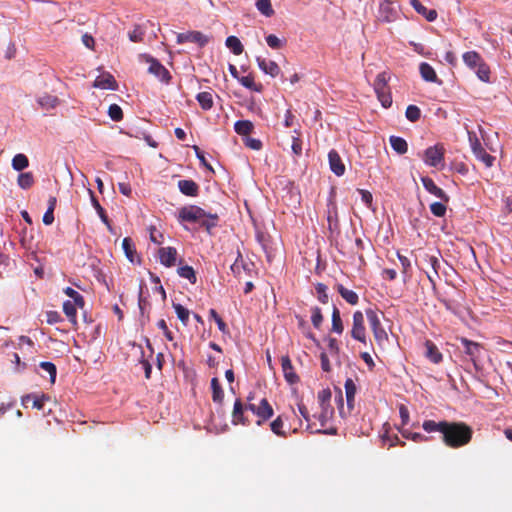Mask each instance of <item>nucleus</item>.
I'll use <instances>...</instances> for the list:
<instances>
[{"mask_svg": "<svg viewBox=\"0 0 512 512\" xmlns=\"http://www.w3.org/2000/svg\"><path fill=\"white\" fill-rule=\"evenodd\" d=\"M150 240L155 244H161L163 235L155 228L150 227Z\"/></svg>", "mask_w": 512, "mask_h": 512, "instance_id": "nucleus-59", "label": "nucleus"}, {"mask_svg": "<svg viewBox=\"0 0 512 512\" xmlns=\"http://www.w3.org/2000/svg\"><path fill=\"white\" fill-rule=\"evenodd\" d=\"M463 61L465 64L473 69L478 67L482 63L480 55L474 51L466 52L463 55Z\"/></svg>", "mask_w": 512, "mask_h": 512, "instance_id": "nucleus-33", "label": "nucleus"}, {"mask_svg": "<svg viewBox=\"0 0 512 512\" xmlns=\"http://www.w3.org/2000/svg\"><path fill=\"white\" fill-rule=\"evenodd\" d=\"M122 248L125 252L126 257L131 261L134 262V255H135V247L131 240V238L126 237L122 241Z\"/></svg>", "mask_w": 512, "mask_h": 512, "instance_id": "nucleus-42", "label": "nucleus"}, {"mask_svg": "<svg viewBox=\"0 0 512 512\" xmlns=\"http://www.w3.org/2000/svg\"><path fill=\"white\" fill-rule=\"evenodd\" d=\"M324 317L319 307L315 306L311 309V322L316 329H320L323 323Z\"/></svg>", "mask_w": 512, "mask_h": 512, "instance_id": "nucleus-43", "label": "nucleus"}, {"mask_svg": "<svg viewBox=\"0 0 512 512\" xmlns=\"http://www.w3.org/2000/svg\"><path fill=\"white\" fill-rule=\"evenodd\" d=\"M422 183H423L424 188L428 192H442L441 189H437V187L435 186L434 182L430 178L423 177L422 178Z\"/></svg>", "mask_w": 512, "mask_h": 512, "instance_id": "nucleus-58", "label": "nucleus"}, {"mask_svg": "<svg viewBox=\"0 0 512 512\" xmlns=\"http://www.w3.org/2000/svg\"><path fill=\"white\" fill-rule=\"evenodd\" d=\"M360 200L368 208L372 209L373 211L376 210V208L373 206V194H361Z\"/></svg>", "mask_w": 512, "mask_h": 512, "instance_id": "nucleus-62", "label": "nucleus"}, {"mask_svg": "<svg viewBox=\"0 0 512 512\" xmlns=\"http://www.w3.org/2000/svg\"><path fill=\"white\" fill-rule=\"evenodd\" d=\"M77 308H79L77 304L70 300H67L63 303V311L69 321L73 324L77 323Z\"/></svg>", "mask_w": 512, "mask_h": 512, "instance_id": "nucleus-28", "label": "nucleus"}, {"mask_svg": "<svg viewBox=\"0 0 512 512\" xmlns=\"http://www.w3.org/2000/svg\"><path fill=\"white\" fill-rule=\"evenodd\" d=\"M425 356L433 363L438 364L442 361V353L438 347L431 341L426 340L425 342Z\"/></svg>", "mask_w": 512, "mask_h": 512, "instance_id": "nucleus-20", "label": "nucleus"}, {"mask_svg": "<svg viewBox=\"0 0 512 512\" xmlns=\"http://www.w3.org/2000/svg\"><path fill=\"white\" fill-rule=\"evenodd\" d=\"M40 367L49 374L51 383H54L57 373L56 366L52 362L44 361L40 363Z\"/></svg>", "mask_w": 512, "mask_h": 512, "instance_id": "nucleus-45", "label": "nucleus"}, {"mask_svg": "<svg viewBox=\"0 0 512 512\" xmlns=\"http://www.w3.org/2000/svg\"><path fill=\"white\" fill-rule=\"evenodd\" d=\"M351 337L364 344L367 342L364 315L361 311H355L353 314Z\"/></svg>", "mask_w": 512, "mask_h": 512, "instance_id": "nucleus-4", "label": "nucleus"}, {"mask_svg": "<svg viewBox=\"0 0 512 512\" xmlns=\"http://www.w3.org/2000/svg\"><path fill=\"white\" fill-rule=\"evenodd\" d=\"M328 160H329L330 169L337 176H341V175L344 174V172H345V165L342 162L339 154L336 151L332 150V151L329 152Z\"/></svg>", "mask_w": 512, "mask_h": 512, "instance_id": "nucleus-18", "label": "nucleus"}, {"mask_svg": "<svg viewBox=\"0 0 512 512\" xmlns=\"http://www.w3.org/2000/svg\"><path fill=\"white\" fill-rule=\"evenodd\" d=\"M320 360H321V368L323 371L325 372H330L331 370V365H330V361L328 359V356L326 353H321L320 355Z\"/></svg>", "mask_w": 512, "mask_h": 512, "instance_id": "nucleus-64", "label": "nucleus"}, {"mask_svg": "<svg viewBox=\"0 0 512 512\" xmlns=\"http://www.w3.org/2000/svg\"><path fill=\"white\" fill-rule=\"evenodd\" d=\"M245 409L250 410L258 418H262L263 420L270 419L274 414L273 408L266 398L261 399L259 405L247 403Z\"/></svg>", "mask_w": 512, "mask_h": 512, "instance_id": "nucleus-6", "label": "nucleus"}, {"mask_svg": "<svg viewBox=\"0 0 512 512\" xmlns=\"http://www.w3.org/2000/svg\"><path fill=\"white\" fill-rule=\"evenodd\" d=\"M225 44L235 55H240L243 52V45L236 36H229Z\"/></svg>", "mask_w": 512, "mask_h": 512, "instance_id": "nucleus-36", "label": "nucleus"}, {"mask_svg": "<svg viewBox=\"0 0 512 512\" xmlns=\"http://www.w3.org/2000/svg\"><path fill=\"white\" fill-rule=\"evenodd\" d=\"M448 198L445 197L444 201H437L430 204V211L436 217H443L446 214V203Z\"/></svg>", "mask_w": 512, "mask_h": 512, "instance_id": "nucleus-37", "label": "nucleus"}, {"mask_svg": "<svg viewBox=\"0 0 512 512\" xmlns=\"http://www.w3.org/2000/svg\"><path fill=\"white\" fill-rule=\"evenodd\" d=\"M374 89H375V92H376L378 99L381 102L382 106L385 108L390 107L392 104V98H391L390 93L388 92L387 86H385L383 88L379 87V88H374Z\"/></svg>", "mask_w": 512, "mask_h": 512, "instance_id": "nucleus-35", "label": "nucleus"}, {"mask_svg": "<svg viewBox=\"0 0 512 512\" xmlns=\"http://www.w3.org/2000/svg\"><path fill=\"white\" fill-rule=\"evenodd\" d=\"M159 259L161 264L166 267H172L176 263L177 250L174 247H162L159 249Z\"/></svg>", "mask_w": 512, "mask_h": 512, "instance_id": "nucleus-14", "label": "nucleus"}, {"mask_svg": "<svg viewBox=\"0 0 512 512\" xmlns=\"http://www.w3.org/2000/svg\"><path fill=\"white\" fill-rule=\"evenodd\" d=\"M390 144L398 154H405L408 150L407 142L401 137L391 136Z\"/></svg>", "mask_w": 512, "mask_h": 512, "instance_id": "nucleus-32", "label": "nucleus"}, {"mask_svg": "<svg viewBox=\"0 0 512 512\" xmlns=\"http://www.w3.org/2000/svg\"><path fill=\"white\" fill-rule=\"evenodd\" d=\"M46 320L48 324H56L61 321V316L57 311H48L46 313Z\"/></svg>", "mask_w": 512, "mask_h": 512, "instance_id": "nucleus-61", "label": "nucleus"}, {"mask_svg": "<svg viewBox=\"0 0 512 512\" xmlns=\"http://www.w3.org/2000/svg\"><path fill=\"white\" fill-rule=\"evenodd\" d=\"M238 81L246 88L261 91V85H256L254 79L250 76L240 77Z\"/></svg>", "mask_w": 512, "mask_h": 512, "instance_id": "nucleus-53", "label": "nucleus"}, {"mask_svg": "<svg viewBox=\"0 0 512 512\" xmlns=\"http://www.w3.org/2000/svg\"><path fill=\"white\" fill-rule=\"evenodd\" d=\"M93 87L102 90H117L118 85L115 78L110 73L103 72L96 77Z\"/></svg>", "mask_w": 512, "mask_h": 512, "instance_id": "nucleus-9", "label": "nucleus"}, {"mask_svg": "<svg viewBox=\"0 0 512 512\" xmlns=\"http://www.w3.org/2000/svg\"><path fill=\"white\" fill-rule=\"evenodd\" d=\"M460 342L463 346L464 353L468 355L471 361L476 365V362L480 358L482 352V346L477 342L468 340L467 338H461Z\"/></svg>", "mask_w": 512, "mask_h": 512, "instance_id": "nucleus-8", "label": "nucleus"}, {"mask_svg": "<svg viewBox=\"0 0 512 512\" xmlns=\"http://www.w3.org/2000/svg\"><path fill=\"white\" fill-rule=\"evenodd\" d=\"M176 40L178 44L192 42L198 44L200 47H203L208 43L209 38L199 31H188L176 34Z\"/></svg>", "mask_w": 512, "mask_h": 512, "instance_id": "nucleus-7", "label": "nucleus"}, {"mask_svg": "<svg viewBox=\"0 0 512 512\" xmlns=\"http://www.w3.org/2000/svg\"><path fill=\"white\" fill-rule=\"evenodd\" d=\"M11 166L16 171H23L29 166V159L23 153L16 154L11 161Z\"/></svg>", "mask_w": 512, "mask_h": 512, "instance_id": "nucleus-27", "label": "nucleus"}, {"mask_svg": "<svg viewBox=\"0 0 512 512\" xmlns=\"http://www.w3.org/2000/svg\"><path fill=\"white\" fill-rule=\"evenodd\" d=\"M423 429L428 432H440L443 443L450 448L457 449L470 443L473 436L472 428L464 422H449L426 420L422 424Z\"/></svg>", "mask_w": 512, "mask_h": 512, "instance_id": "nucleus-1", "label": "nucleus"}, {"mask_svg": "<svg viewBox=\"0 0 512 512\" xmlns=\"http://www.w3.org/2000/svg\"><path fill=\"white\" fill-rule=\"evenodd\" d=\"M63 292L69 297L71 298L73 301L72 302H75V304H77V306L79 308H83L84 307V304H85V301H84V298L83 296L77 292L76 290H74L73 288L71 287H66Z\"/></svg>", "mask_w": 512, "mask_h": 512, "instance_id": "nucleus-39", "label": "nucleus"}, {"mask_svg": "<svg viewBox=\"0 0 512 512\" xmlns=\"http://www.w3.org/2000/svg\"><path fill=\"white\" fill-rule=\"evenodd\" d=\"M396 18V11L390 0H382L379 6V19L384 22H392Z\"/></svg>", "mask_w": 512, "mask_h": 512, "instance_id": "nucleus-15", "label": "nucleus"}, {"mask_svg": "<svg viewBox=\"0 0 512 512\" xmlns=\"http://www.w3.org/2000/svg\"><path fill=\"white\" fill-rule=\"evenodd\" d=\"M178 187L180 192H195L197 190L196 183L191 180H180Z\"/></svg>", "mask_w": 512, "mask_h": 512, "instance_id": "nucleus-52", "label": "nucleus"}, {"mask_svg": "<svg viewBox=\"0 0 512 512\" xmlns=\"http://www.w3.org/2000/svg\"><path fill=\"white\" fill-rule=\"evenodd\" d=\"M445 149L442 144L428 147L421 155L423 162L436 170H442L445 166Z\"/></svg>", "mask_w": 512, "mask_h": 512, "instance_id": "nucleus-2", "label": "nucleus"}, {"mask_svg": "<svg viewBox=\"0 0 512 512\" xmlns=\"http://www.w3.org/2000/svg\"><path fill=\"white\" fill-rule=\"evenodd\" d=\"M331 391L329 389H323L317 395L318 401L320 403L321 408L330 407L329 402L331 399Z\"/></svg>", "mask_w": 512, "mask_h": 512, "instance_id": "nucleus-49", "label": "nucleus"}, {"mask_svg": "<svg viewBox=\"0 0 512 512\" xmlns=\"http://www.w3.org/2000/svg\"><path fill=\"white\" fill-rule=\"evenodd\" d=\"M411 5L417 13L422 15L427 21L433 22L437 18V11L434 9H428L419 0H412Z\"/></svg>", "mask_w": 512, "mask_h": 512, "instance_id": "nucleus-19", "label": "nucleus"}, {"mask_svg": "<svg viewBox=\"0 0 512 512\" xmlns=\"http://www.w3.org/2000/svg\"><path fill=\"white\" fill-rule=\"evenodd\" d=\"M423 260L432 268L434 275L439 278L438 270L440 268V261L437 256L428 253L423 254Z\"/></svg>", "mask_w": 512, "mask_h": 512, "instance_id": "nucleus-40", "label": "nucleus"}, {"mask_svg": "<svg viewBox=\"0 0 512 512\" xmlns=\"http://www.w3.org/2000/svg\"><path fill=\"white\" fill-rule=\"evenodd\" d=\"M256 62L259 69L272 78H275L279 75L280 67L275 61L257 57Z\"/></svg>", "mask_w": 512, "mask_h": 512, "instance_id": "nucleus-13", "label": "nucleus"}, {"mask_svg": "<svg viewBox=\"0 0 512 512\" xmlns=\"http://www.w3.org/2000/svg\"><path fill=\"white\" fill-rule=\"evenodd\" d=\"M326 285L322 284V283H318L316 285V292L318 294V300L322 303V304H327L328 301H329V297H328V294L326 293Z\"/></svg>", "mask_w": 512, "mask_h": 512, "instance_id": "nucleus-54", "label": "nucleus"}, {"mask_svg": "<svg viewBox=\"0 0 512 512\" xmlns=\"http://www.w3.org/2000/svg\"><path fill=\"white\" fill-rule=\"evenodd\" d=\"M421 77L427 82H438L437 74L434 68L428 63H421L419 66Z\"/></svg>", "mask_w": 512, "mask_h": 512, "instance_id": "nucleus-23", "label": "nucleus"}, {"mask_svg": "<svg viewBox=\"0 0 512 512\" xmlns=\"http://www.w3.org/2000/svg\"><path fill=\"white\" fill-rule=\"evenodd\" d=\"M211 389H212V400L215 403L221 404L224 399V392L220 385L219 379L214 377L211 379Z\"/></svg>", "mask_w": 512, "mask_h": 512, "instance_id": "nucleus-26", "label": "nucleus"}, {"mask_svg": "<svg viewBox=\"0 0 512 512\" xmlns=\"http://www.w3.org/2000/svg\"><path fill=\"white\" fill-rule=\"evenodd\" d=\"M332 413H333V410L331 407L321 408V413L318 416V420L321 424V427L325 426L327 420L331 417Z\"/></svg>", "mask_w": 512, "mask_h": 512, "instance_id": "nucleus-55", "label": "nucleus"}, {"mask_svg": "<svg viewBox=\"0 0 512 512\" xmlns=\"http://www.w3.org/2000/svg\"><path fill=\"white\" fill-rule=\"evenodd\" d=\"M36 102L41 109L45 111H52L59 106L60 99L55 95L43 93L37 96Z\"/></svg>", "mask_w": 512, "mask_h": 512, "instance_id": "nucleus-12", "label": "nucleus"}, {"mask_svg": "<svg viewBox=\"0 0 512 512\" xmlns=\"http://www.w3.org/2000/svg\"><path fill=\"white\" fill-rule=\"evenodd\" d=\"M366 316L377 344L383 346L388 341V334L381 325L378 313L373 309H367Z\"/></svg>", "mask_w": 512, "mask_h": 512, "instance_id": "nucleus-3", "label": "nucleus"}, {"mask_svg": "<svg viewBox=\"0 0 512 512\" xmlns=\"http://www.w3.org/2000/svg\"><path fill=\"white\" fill-rule=\"evenodd\" d=\"M207 216V213L197 206H185L179 209L178 217L183 222L196 223Z\"/></svg>", "mask_w": 512, "mask_h": 512, "instance_id": "nucleus-5", "label": "nucleus"}, {"mask_svg": "<svg viewBox=\"0 0 512 512\" xmlns=\"http://www.w3.org/2000/svg\"><path fill=\"white\" fill-rule=\"evenodd\" d=\"M28 400H32V407L37 410H43L45 402L50 400L47 394H27L22 397L21 401L24 406H27Z\"/></svg>", "mask_w": 512, "mask_h": 512, "instance_id": "nucleus-16", "label": "nucleus"}, {"mask_svg": "<svg viewBox=\"0 0 512 512\" xmlns=\"http://www.w3.org/2000/svg\"><path fill=\"white\" fill-rule=\"evenodd\" d=\"M477 159L482 161L486 167H491L493 165V162L495 158L488 154L484 149L477 150V152L474 154Z\"/></svg>", "mask_w": 512, "mask_h": 512, "instance_id": "nucleus-44", "label": "nucleus"}, {"mask_svg": "<svg viewBox=\"0 0 512 512\" xmlns=\"http://www.w3.org/2000/svg\"><path fill=\"white\" fill-rule=\"evenodd\" d=\"M244 410L245 407L243 406L240 399H236L234 402V407L232 411V422L233 424H242V425H249L250 422L247 418L244 417Z\"/></svg>", "mask_w": 512, "mask_h": 512, "instance_id": "nucleus-17", "label": "nucleus"}, {"mask_svg": "<svg viewBox=\"0 0 512 512\" xmlns=\"http://www.w3.org/2000/svg\"><path fill=\"white\" fill-rule=\"evenodd\" d=\"M405 115L408 120L415 122L420 118L421 111L417 106L409 105L406 109Z\"/></svg>", "mask_w": 512, "mask_h": 512, "instance_id": "nucleus-51", "label": "nucleus"}, {"mask_svg": "<svg viewBox=\"0 0 512 512\" xmlns=\"http://www.w3.org/2000/svg\"><path fill=\"white\" fill-rule=\"evenodd\" d=\"M336 289L341 297L350 305H356L358 303L359 297L353 290L344 287L342 284H337Z\"/></svg>", "mask_w": 512, "mask_h": 512, "instance_id": "nucleus-22", "label": "nucleus"}, {"mask_svg": "<svg viewBox=\"0 0 512 512\" xmlns=\"http://www.w3.org/2000/svg\"><path fill=\"white\" fill-rule=\"evenodd\" d=\"M332 331L337 334H342L344 330L343 322L341 319L340 311L339 309L334 306L332 311Z\"/></svg>", "mask_w": 512, "mask_h": 512, "instance_id": "nucleus-31", "label": "nucleus"}, {"mask_svg": "<svg viewBox=\"0 0 512 512\" xmlns=\"http://www.w3.org/2000/svg\"><path fill=\"white\" fill-rule=\"evenodd\" d=\"M173 308L176 312V315L178 317V319L184 324V325H187L188 321H189V316H190V312L187 308H185L183 305L181 304H176L174 303L173 304Z\"/></svg>", "mask_w": 512, "mask_h": 512, "instance_id": "nucleus-41", "label": "nucleus"}, {"mask_svg": "<svg viewBox=\"0 0 512 512\" xmlns=\"http://www.w3.org/2000/svg\"><path fill=\"white\" fill-rule=\"evenodd\" d=\"M157 326L163 331L167 340L172 341L173 335L172 332L168 329V326L164 319L158 321Z\"/></svg>", "mask_w": 512, "mask_h": 512, "instance_id": "nucleus-60", "label": "nucleus"}, {"mask_svg": "<svg viewBox=\"0 0 512 512\" xmlns=\"http://www.w3.org/2000/svg\"><path fill=\"white\" fill-rule=\"evenodd\" d=\"M283 420L281 416H278L275 420H273L270 424L271 430L273 433H275L277 436L284 437L285 432L283 430Z\"/></svg>", "mask_w": 512, "mask_h": 512, "instance_id": "nucleus-46", "label": "nucleus"}, {"mask_svg": "<svg viewBox=\"0 0 512 512\" xmlns=\"http://www.w3.org/2000/svg\"><path fill=\"white\" fill-rule=\"evenodd\" d=\"M197 100L200 104V106L205 109L209 110L213 106V96L211 92H201L197 95Z\"/></svg>", "mask_w": 512, "mask_h": 512, "instance_id": "nucleus-38", "label": "nucleus"}, {"mask_svg": "<svg viewBox=\"0 0 512 512\" xmlns=\"http://www.w3.org/2000/svg\"><path fill=\"white\" fill-rule=\"evenodd\" d=\"M266 42H267V45L269 47H271L272 49H279V48L283 47L285 44L284 39H280L279 37H277L274 34L268 35L266 37Z\"/></svg>", "mask_w": 512, "mask_h": 512, "instance_id": "nucleus-48", "label": "nucleus"}, {"mask_svg": "<svg viewBox=\"0 0 512 512\" xmlns=\"http://www.w3.org/2000/svg\"><path fill=\"white\" fill-rule=\"evenodd\" d=\"M177 273L180 277L187 279L191 284H195L197 281L196 273L192 266H180L177 269Z\"/></svg>", "mask_w": 512, "mask_h": 512, "instance_id": "nucleus-30", "label": "nucleus"}, {"mask_svg": "<svg viewBox=\"0 0 512 512\" xmlns=\"http://www.w3.org/2000/svg\"><path fill=\"white\" fill-rule=\"evenodd\" d=\"M254 125L249 120L237 121L234 125L235 132L239 135H248L252 132Z\"/></svg>", "mask_w": 512, "mask_h": 512, "instance_id": "nucleus-34", "label": "nucleus"}, {"mask_svg": "<svg viewBox=\"0 0 512 512\" xmlns=\"http://www.w3.org/2000/svg\"><path fill=\"white\" fill-rule=\"evenodd\" d=\"M468 137H469V142H470V145H471V148H472V151L474 154L477 152L478 149L479 150L483 149L481 146V143L479 142L478 138L476 137V135L474 133L468 132Z\"/></svg>", "mask_w": 512, "mask_h": 512, "instance_id": "nucleus-57", "label": "nucleus"}, {"mask_svg": "<svg viewBox=\"0 0 512 512\" xmlns=\"http://www.w3.org/2000/svg\"><path fill=\"white\" fill-rule=\"evenodd\" d=\"M91 197V203L95 210L97 211L98 216L100 217L101 221L106 225V227L111 230V221L109 220L104 208L99 203L98 199L95 197V194H90Z\"/></svg>", "mask_w": 512, "mask_h": 512, "instance_id": "nucleus-24", "label": "nucleus"}, {"mask_svg": "<svg viewBox=\"0 0 512 512\" xmlns=\"http://www.w3.org/2000/svg\"><path fill=\"white\" fill-rule=\"evenodd\" d=\"M108 115L113 121H120L123 117V112L119 105L112 104L109 106Z\"/></svg>", "mask_w": 512, "mask_h": 512, "instance_id": "nucleus-50", "label": "nucleus"}, {"mask_svg": "<svg viewBox=\"0 0 512 512\" xmlns=\"http://www.w3.org/2000/svg\"><path fill=\"white\" fill-rule=\"evenodd\" d=\"M298 410H299V413L301 414V416L307 421L308 425H307V429H310L311 432H314L313 430V427L311 425V417H310V414L308 412V409L307 407L303 404V403H299L298 404Z\"/></svg>", "mask_w": 512, "mask_h": 512, "instance_id": "nucleus-56", "label": "nucleus"}, {"mask_svg": "<svg viewBox=\"0 0 512 512\" xmlns=\"http://www.w3.org/2000/svg\"><path fill=\"white\" fill-rule=\"evenodd\" d=\"M281 367L284 378L289 384H296L300 381L299 376L294 372V367L288 355L281 357Z\"/></svg>", "mask_w": 512, "mask_h": 512, "instance_id": "nucleus-11", "label": "nucleus"}, {"mask_svg": "<svg viewBox=\"0 0 512 512\" xmlns=\"http://www.w3.org/2000/svg\"><path fill=\"white\" fill-rule=\"evenodd\" d=\"M18 187L22 190L31 189L34 184V176L32 172H22L17 177Z\"/></svg>", "mask_w": 512, "mask_h": 512, "instance_id": "nucleus-25", "label": "nucleus"}, {"mask_svg": "<svg viewBox=\"0 0 512 512\" xmlns=\"http://www.w3.org/2000/svg\"><path fill=\"white\" fill-rule=\"evenodd\" d=\"M145 60L147 63H149L148 71L149 73L153 74L155 77L160 79L161 81L167 82L169 80V72L167 69L159 63L157 60L146 56Z\"/></svg>", "mask_w": 512, "mask_h": 512, "instance_id": "nucleus-10", "label": "nucleus"}, {"mask_svg": "<svg viewBox=\"0 0 512 512\" xmlns=\"http://www.w3.org/2000/svg\"><path fill=\"white\" fill-rule=\"evenodd\" d=\"M206 217L210 218L212 221L203 220L201 222V225L206 227L208 230H210L212 227L216 226V221L218 219V216L216 214H207Z\"/></svg>", "mask_w": 512, "mask_h": 512, "instance_id": "nucleus-63", "label": "nucleus"}, {"mask_svg": "<svg viewBox=\"0 0 512 512\" xmlns=\"http://www.w3.org/2000/svg\"><path fill=\"white\" fill-rule=\"evenodd\" d=\"M255 6L257 10L265 17H272L275 13L271 4V0H257Z\"/></svg>", "mask_w": 512, "mask_h": 512, "instance_id": "nucleus-29", "label": "nucleus"}, {"mask_svg": "<svg viewBox=\"0 0 512 512\" xmlns=\"http://www.w3.org/2000/svg\"><path fill=\"white\" fill-rule=\"evenodd\" d=\"M346 401L348 410L351 411L354 408V399L356 394V385L351 378H347L344 384Z\"/></svg>", "mask_w": 512, "mask_h": 512, "instance_id": "nucleus-21", "label": "nucleus"}, {"mask_svg": "<svg viewBox=\"0 0 512 512\" xmlns=\"http://www.w3.org/2000/svg\"><path fill=\"white\" fill-rule=\"evenodd\" d=\"M478 78L483 82H488L490 77L489 67L483 62L475 68Z\"/></svg>", "mask_w": 512, "mask_h": 512, "instance_id": "nucleus-47", "label": "nucleus"}]
</instances>
